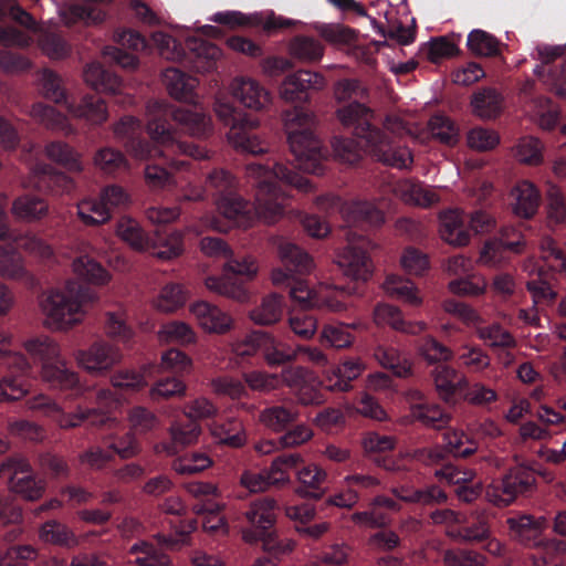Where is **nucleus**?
Here are the masks:
<instances>
[{
	"instance_id": "obj_40",
	"label": "nucleus",
	"mask_w": 566,
	"mask_h": 566,
	"mask_svg": "<svg viewBox=\"0 0 566 566\" xmlns=\"http://www.w3.org/2000/svg\"><path fill=\"white\" fill-rule=\"evenodd\" d=\"M104 331L107 337L129 345L135 332L127 323V313L123 307L107 311L104 315Z\"/></svg>"
},
{
	"instance_id": "obj_3",
	"label": "nucleus",
	"mask_w": 566,
	"mask_h": 566,
	"mask_svg": "<svg viewBox=\"0 0 566 566\" xmlns=\"http://www.w3.org/2000/svg\"><path fill=\"white\" fill-rule=\"evenodd\" d=\"M412 134L411 128L398 116H388L384 128L366 136L367 151L377 161L397 169L411 167L413 157L407 147L396 146L397 139Z\"/></svg>"
},
{
	"instance_id": "obj_5",
	"label": "nucleus",
	"mask_w": 566,
	"mask_h": 566,
	"mask_svg": "<svg viewBox=\"0 0 566 566\" xmlns=\"http://www.w3.org/2000/svg\"><path fill=\"white\" fill-rule=\"evenodd\" d=\"M375 248L376 245L367 238L349 232L347 244L337 252L335 263L347 279L367 282L374 273L369 251Z\"/></svg>"
},
{
	"instance_id": "obj_44",
	"label": "nucleus",
	"mask_w": 566,
	"mask_h": 566,
	"mask_svg": "<svg viewBox=\"0 0 566 566\" xmlns=\"http://www.w3.org/2000/svg\"><path fill=\"white\" fill-rule=\"evenodd\" d=\"M36 88L39 93L48 98L53 101L55 104L63 106L64 108L70 102L71 97L66 94L64 88L62 87L61 77L50 70H43L38 74L35 81Z\"/></svg>"
},
{
	"instance_id": "obj_53",
	"label": "nucleus",
	"mask_w": 566,
	"mask_h": 566,
	"mask_svg": "<svg viewBox=\"0 0 566 566\" xmlns=\"http://www.w3.org/2000/svg\"><path fill=\"white\" fill-rule=\"evenodd\" d=\"M298 418V412L285 406H271L259 415V421L273 432L283 431L290 423Z\"/></svg>"
},
{
	"instance_id": "obj_27",
	"label": "nucleus",
	"mask_w": 566,
	"mask_h": 566,
	"mask_svg": "<svg viewBox=\"0 0 566 566\" xmlns=\"http://www.w3.org/2000/svg\"><path fill=\"white\" fill-rule=\"evenodd\" d=\"M525 114L543 130H553L559 118L558 108L545 96L531 98L525 103Z\"/></svg>"
},
{
	"instance_id": "obj_15",
	"label": "nucleus",
	"mask_w": 566,
	"mask_h": 566,
	"mask_svg": "<svg viewBox=\"0 0 566 566\" xmlns=\"http://www.w3.org/2000/svg\"><path fill=\"white\" fill-rule=\"evenodd\" d=\"M391 191L402 202L410 206L428 208L440 201V196L433 187L410 179L397 181Z\"/></svg>"
},
{
	"instance_id": "obj_16",
	"label": "nucleus",
	"mask_w": 566,
	"mask_h": 566,
	"mask_svg": "<svg viewBox=\"0 0 566 566\" xmlns=\"http://www.w3.org/2000/svg\"><path fill=\"white\" fill-rule=\"evenodd\" d=\"M40 377L51 388L83 392L78 374L67 367L63 356L56 359V361L43 365L40 368Z\"/></svg>"
},
{
	"instance_id": "obj_34",
	"label": "nucleus",
	"mask_w": 566,
	"mask_h": 566,
	"mask_svg": "<svg viewBox=\"0 0 566 566\" xmlns=\"http://www.w3.org/2000/svg\"><path fill=\"white\" fill-rule=\"evenodd\" d=\"M506 235V231L503 232V237ZM524 247L521 240H506L499 238L486 241L480 251L478 263L485 266H496L505 261V251L520 252Z\"/></svg>"
},
{
	"instance_id": "obj_62",
	"label": "nucleus",
	"mask_w": 566,
	"mask_h": 566,
	"mask_svg": "<svg viewBox=\"0 0 566 566\" xmlns=\"http://www.w3.org/2000/svg\"><path fill=\"white\" fill-rule=\"evenodd\" d=\"M45 156L70 170L81 171L80 155L64 142H51L44 148Z\"/></svg>"
},
{
	"instance_id": "obj_28",
	"label": "nucleus",
	"mask_w": 566,
	"mask_h": 566,
	"mask_svg": "<svg viewBox=\"0 0 566 566\" xmlns=\"http://www.w3.org/2000/svg\"><path fill=\"white\" fill-rule=\"evenodd\" d=\"M218 212L228 221L241 227H250L253 218L249 216L248 202L238 195H220L214 200Z\"/></svg>"
},
{
	"instance_id": "obj_30",
	"label": "nucleus",
	"mask_w": 566,
	"mask_h": 566,
	"mask_svg": "<svg viewBox=\"0 0 566 566\" xmlns=\"http://www.w3.org/2000/svg\"><path fill=\"white\" fill-rule=\"evenodd\" d=\"M385 292L410 306L419 307L423 303V296L418 286L409 279L401 275H388L382 284Z\"/></svg>"
},
{
	"instance_id": "obj_7",
	"label": "nucleus",
	"mask_w": 566,
	"mask_h": 566,
	"mask_svg": "<svg viewBox=\"0 0 566 566\" xmlns=\"http://www.w3.org/2000/svg\"><path fill=\"white\" fill-rule=\"evenodd\" d=\"M73 357L84 371L93 376H103L122 363L123 353L118 346L98 339L86 348L75 350Z\"/></svg>"
},
{
	"instance_id": "obj_39",
	"label": "nucleus",
	"mask_w": 566,
	"mask_h": 566,
	"mask_svg": "<svg viewBox=\"0 0 566 566\" xmlns=\"http://www.w3.org/2000/svg\"><path fill=\"white\" fill-rule=\"evenodd\" d=\"M261 353L264 361L270 367H277L292 363L297 358V349L275 339L268 333H264L263 335Z\"/></svg>"
},
{
	"instance_id": "obj_32",
	"label": "nucleus",
	"mask_w": 566,
	"mask_h": 566,
	"mask_svg": "<svg viewBox=\"0 0 566 566\" xmlns=\"http://www.w3.org/2000/svg\"><path fill=\"white\" fill-rule=\"evenodd\" d=\"M27 354L35 361L45 364L56 361L62 356L60 344L49 335H38L23 342Z\"/></svg>"
},
{
	"instance_id": "obj_41",
	"label": "nucleus",
	"mask_w": 566,
	"mask_h": 566,
	"mask_svg": "<svg viewBox=\"0 0 566 566\" xmlns=\"http://www.w3.org/2000/svg\"><path fill=\"white\" fill-rule=\"evenodd\" d=\"M432 377L436 390L446 401L454 396L458 388L468 386V379L464 376H459L458 371L450 366H438L432 371Z\"/></svg>"
},
{
	"instance_id": "obj_22",
	"label": "nucleus",
	"mask_w": 566,
	"mask_h": 566,
	"mask_svg": "<svg viewBox=\"0 0 566 566\" xmlns=\"http://www.w3.org/2000/svg\"><path fill=\"white\" fill-rule=\"evenodd\" d=\"M374 322L376 325H389L396 331L417 335L427 329V323L423 321L406 322L401 311L389 304H378L374 310Z\"/></svg>"
},
{
	"instance_id": "obj_10",
	"label": "nucleus",
	"mask_w": 566,
	"mask_h": 566,
	"mask_svg": "<svg viewBox=\"0 0 566 566\" xmlns=\"http://www.w3.org/2000/svg\"><path fill=\"white\" fill-rule=\"evenodd\" d=\"M229 92L242 107L255 113L268 111L273 102L272 93L251 76L240 75L232 78Z\"/></svg>"
},
{
	"instance_id": "obj_51",
	"label": "nucleus",
	"mask_w": 566,
	"mask_h": 566,
	"mask_svg": "<svg viewBox=\"0 0 566 566\" xmlns=\"http://www.w3.org/2000/svg\"><path fill=\"white\" fill-rule=\"evenodd\" d=\"M471 105L480 118H495L502 109V96L495 90L485 88L472 96Z\"/></svg>"
},
{
	"instance_id": "obj_12",
	"label": "nucleus",
	"mask_w": 566,
	"mask_h": 566,
	"mask_svg": "<svg viewBox=\"0 0 566 566\" xmlns=\"http://www.w3.org/2000/svg\"><path fill=\"white\" fill-rule=\"evenodd\" d=\"M170 117L190 137L206 139L213 134L212 118L201 106L174 107Z\"/></svg>"
},
{
	"instance_id": "obj_38",
	"label": "nucleus",
	"mask_w": 566,
	"mask_h": 566,
	"mask_svg": "<svg viewBox=\"0 0 566 566\" xmlns=\"http://www.w3.org/2000/svg\"><path fill=\"white\" fill-rule=\"evenodd\" d=\"M116 234L135 251L149 252L151 249V238L144 232L138 221L129 217L118 220Z\"/></svg>"
},
{
	"instance_id": "obj_59",
	"label": "nucleus",
	"mask_w": 566,
	"mask_h": 566,
	"mask_svg": "<svg viewBox=\"0 0 566 566\" xmlns=\"http://www.w3.org/2000/svg\"><path fill=\"white\" fill-rule=\"evenodd\" d=\"M250 318L258 325H271L280 321L282 316V301L276 294H270L262 298L259 306L253 308Z\"/></svg>"
},
{
	"instance_id": "obj_46",
	"label": "nucleus",
	"mask_w": 566,
	"mask_h": 566,
	"mask_svg": "<svg viewBox=\"0 0 566 566\" xmlns=\"http://www.w3.org/2000/svg\"><path fill=\"white\" fill-rule=\"evenodd\" d=\"M192 66L199 73H208L217 67L222 57V51L214 44L206 41H193L191 45Z\"/></svg>"
},
{
	"instance_id": "obj_8",
	"label": "nucleus",
	"mask_w": 566,
	"mask_h": 566,
	"mask_svg": "<svg viewBox=\"0 0 566 566\" xmlns=\"http://www.w3.org/2000/svg\"><path fill=\"white\" fill-rule=\"evenodd\" d=\"M9 475L8 488L24 500L36 501L42 497L45 483L31 474L30 464L23 458H10L0 465V475Z\"/></svg>"
},
{
	"instance_id": "obj_31",
	"label": "nucleus",
	"mask_w": 566,
	"mask_h": 566,
	"mask_svg": "<svg viewBox=\"0 0 566 566\" xmlns=\"http://www.w3.org/2000/svg\"><path fill=\"white\" fill-rule=\"evenodd\" d=\"M0 276L33 284L34 275L25 268L23 258L13 248L0 247Z\"/></svg>"
},
{
	"instance_id": "obj_43",
	"label": "nucleus",
	"mask_w": 566,
	"mask_h": 566,
	"mask_svg": "<svg viewBox=\"0 0 566 566\" xmlns=\"http://www.w3.org/2000/svg\"><path fill=\"white\" fill-rule=\"evenodd\" d=\"M11 211L21 221L34 222L48 216L49 206L39 197L25 195L13 201Z\"/></svg>"
},
{
	"instance_id": "obj_20",
	"label": "nucleus",
	"mask_w": 566,
	"mask_h": 566,
	"mask_svg": "<svg viewBox=\"0 0 566 566\" xmlns=\"http://www.w3.org/2000/svg\"><path fill=\"white\" fill-rule=\"evenodd\" d=\"M512 538L527 545H535L539 535L547 526V520L542 516L534 518L532 515L517 514L506 520Z\"/></svg>"
},
{
	"instance_id": "obj_60",
	"label": "nucleus",
	"mask_w": 566,
	"mask_h": 566,
	"mask_svg": "<svg viewBox=\"0 0 566 566\" xmlns=\"http://www.w3.org/2000/svg\"><path fill=\"white\" fill-rule=\"evenodd\" d=\"M318 340L323 346L339 350L349 348L354 344L355 337L343 323L325 324L321 328Z\"/></svg>"
},
{
	"instance_id": "obj_11",
	"label": "nucleus",
	"mask_w": 566,
	"mask_h": 566,
	"mask_svg": "<svg viewBox=\"0 0 566 566\" xmlns=\"http://www.w3.org/2000/svg\"><path fill=\"white\" fill-rule=\"evenodd\" d=\"M170 111L163 101H150L146 105V133L158 147L166 149H171L177 140L176 129L167 122Z\"/></svg>"
},
{
	"instance_id": "obj_61",
	"label": "nucleus",
	"mask_w": 566,
	"mask_h": 566,
	"mask_svg": "<svg viewBox=\"0 0 566 566\" xmlns=\"http://www.w3.org/2000/svg\"><path fill=\"white\" fill-rule=\"evenodd\" d=\"M93 163L97 169L108 175L129 169V163L125 155L113 147L98 149L94 155Z\"/></svg>"
},
{
	"instance_id": "obj_36",
	"label": "nucleus",
	"mask_w": 566,
	"mask_h": 566,
	"mask_svg": "<svg viewBox=\"0 0 566 566\" xmlns=\"http://www.w3.org/2000/svg\"><path fill=\"white\" fill-rule=\"evenodd\" d=\"M163 80L169 95L177 101L184 102L191 99L198 85L197 78L188 76L175 67L165 70Z\"/></svg>"
},
{
	"instance_id": "obj_23",
	"label": "nucleus",
	"mask_w": 566,
	"mask_h": 566,
	"mask_svg": "<svg viewBox=\"0 0 566 566\" xmlns=\"http://www.w3.org/2000/svg\"><path fill=\"white\" fill-rule=\"evenodd\" d=\"M365 369V365L359 358H348L331 370L324 373L327 388L332 391H347L350 389V382L358 378Z\"/></svg>"
},
{
	"instance_id": "obj_52",
	"label": "nucleus",
	"mask_w": 566,
	"mask_h": 566,
	"mask_svg": "<svg viewBox=\"0 0 566 566\" xmlns=\"http://www.w3.org/2000/svg\"><path fill=\"white\" fill-rule=\"evenodd\" d=\"M277 254L285 265H292L297 273H308L314 269L312 258L295 244L280 240Z\"/></svg>"
},
{
	"instance_id": "obj_2",
	"label": "nucleus",
	"mask_w": 566,
	"mask_h": 566,
	"mask_svg": "<svg viewBox=\"0 0 566 566\" xmlns=\"http://www.w3.org/2000/svg\"><path fill=\"white\" fill-rule=\"evenodd\" d=\"M97 300L96 293L69 279L39 295L41 323L51 332L67 333L85 321L88 307Z\"/></svg>"
},
{
	"instance_id": "obj_9",
	"label": "nucleus",
	"mask_w": 566,
	"mask_h": 566,
	"mask_svg": "<svg viewBox=\"0 0 566 566\" xmlns=\"http://www.w3.org/2000/svg\"><path fill=\"white\" fill-rule=\"evenodd\" d=\"M535 483L532 471L517 468L507 473L501 481L492 482L485 491L486 500L497 506L511 504L518 494L530 490Z\"/></svg>"
},
{
	"instance_id": "obj_54",
	"label": "nucleus",
	"mask_w": 566,
	"mask_h": 566,
	"mask_svg": "<svg viewBox=\"0 0 566 566\" xmlns=\"http://www.w3.org/2000/svg\"><path fill=\"white\" fill-rule=\"evenodd\" d=\"M129 430L135 434L145 436L160 428V419L155 412L143 406H135L127 411Z\"/></svg>"
},
{
	"instance_id": "obj_25",
	"label": "nucleus",
	"mask_w": 566,
	"mask_h": 566,
	"mask_svg": "<svg viewBox=\"0 0 566 566\" xmlns=\"http://www.w3.org/2000/svg\"><path fill=\"white\" fill-rule=\"evenodd\" d=\"M337 118L346 127H353L355 135L366 142V136L373 130L380 128L371 127L373 116L369 108L360 103H350L337 109Z\"/></svg>"
},
{
	"instance_id": "obj_37",
	"label": "nucleus",
	"mask_w": 566,
	"mask_h": 566,
	"mask_svg": "<svg viewBox=\"0 0 566 566\" xmlns=\"http://www.w3.org/2000/svg\"><path fill=\"white\" fill-rule=\"evenodd\" d=\"M327 479L324 469L315 463L307 464L296 472V480L301 488L296 491L301 496L319 499L324 493L322 486Z\"/></svg>"
},
{
	"instance_id": "obj_47",
	"label": "nucleus",
	"mask_w": 566,
	"mask_h": 566,
	"mask_svg": "<svg viewBox=\"0 0 566 566\" xmlns=\"http://www.w3.org/2000/svg\"><path fill=\"white\" fill-rule=\"evenodd\" d=\"M226 509L224 503L211 502L205 504H196L192 510L196 514L208 513L206 516L202 527L203 530L212 535H227L229 533V525L227 520L219 515V512Z\"/></svg>"
},
{
	"instance_id": "obj_4",
	"label": "nucleus",
	"mask_w": 566,
	"mask_h": 566,
	"mask_svg": "<svg viewBox=\"0 0 566 566\" xmlns=\"http://www.w3.org/2000/svg\"><path fill=\"white\" fill-rule=\"evenodd\" d=\"M539 251V261L530 258L523 264L525 272L536 276V279L530 280L526 284L527 290L533 296L534 304L549 302L556 296L548 282L543 279L546 272H563L566 270V258L552 238L546 237L542 239Z\"/></svg>"
},
{
	"instance_id": "obj_24",
	"label": "nucleus",
	"mask_w": 566,
	"mask_h": 566,
	"mask_svg": "<svg viewBox=\"0 0 566 566\" xmlns=\"http://www.w3.org/2000/svg\"><path fill=\"white\" fill-rule=\"evenodd\" d=\"M282 118L289 145L298 150L303 135L313 133L315 116L302 108H293L284 112Z\"/></svg>"
},
{
	"instance_id": "obj_64",
	"label": "nucleus",
	"mask_w": 566,
	"mask_h": 566,
	"mask_svg": "<svg viewBox=\"0 0 566 566\" xmlns=\"http://www.w3.org/2000/svg\"><path fill=\"white\" fill-rule=\"evenodd\" d=\"M447 566H486L488 558L480 552L468 548H450L442 554Z\"/></svg>"
},
{
	"instance_id": "obj_63",
	"label": "nucleus",
	"mask_w": 566,
	"mask_h": 566,
	"mask_svg": "<svg viewBox=\"0 0 566 566\" xmlns=\"http://www.w3.org/2000/svg\"><path fill=\"white\" fill-rule=\"evenodd\" d=\"M458 358L463 367L473 373H483L491 366L489 354L479 345L463 344L459 347Z\"/></svg>"
},
{
	"instance_id": "obj_33",
	"label": "nucleus",
	"mask_w": 566,
	"mask_h": 566,
	"mask_svg": "<svg viewBox=\"0 0 566 566\" xmlns=\"http://www.w3.org/2000/svg\"><path fill=\"white\" fill-rule=\"evenodd\" d=\"M156 337L159 344H178L188 346L197 342V333L193 327L178 319L168 321L161 324L156 332Z\"/></svg>"
},
{
	"instance_id": "obj_18",
	"label": "nucleus",
	"mask_w": 566,
	"mask_h": 566,
	"mask_svg": "<svg viewBox=\"0 0 566 566\" xmlns=\"http://www.w3.org/2000/svg\"><path fill=\"white\" fill-rule=\"evenodd\" d=\"M465 220L467 216L458 209L441 212L439 214L440 238L451 247H467L471 241V237L464 228Z\"/></svg>"
},
{
	"instance_id": "obj_29",
	"label": "nucleus",
	"mask_w": 566,
	"mask_h": 566,
	"mask_svg": "<svg viewBox=\"0 0 566 566\" xmlns=\"http://www.w3.org/2000/svg\"><path fill=\"white\" fill-rule=\"evenodd\" d=\"M340 213L347 222L365 221L371 226H380L385 222L384 212L376 201L356 200L345 202L340 207Z\"/></svg>"
},
{
	"instance_id": "obj_6",
	"label": "nucleus",
	"mask_w": 566,
	"mask_h": 566,
	"mask_svg": "<svg viewBox=\"0 0 566 566\" xmlns=\"http://www.w3.org/2000/svg\"><path fill=\"white\" fill-rule=\"evenodd\" d=\"M277 502L274 497L263 496L250 502L244 518L251 527L241 531L242 539L248 544L265 542L277 518Z\"/></svg>"
},
{
	"instance_id": "obj_55",
	"label": "nucleus",
	"mask_w": 566,
	"mask_h": 566,
	"mask_svg": "<svg viewBox=\"0 0 566 566\" xmlns=\"http://www.w3.org/2000/svg\"><path fill=\"white\" fill-rule=\"evenodd\" d=\"M543 150L544 144L537 137L523 136L513 147V155L524 165L538 166L544 160Z\"/></svg>"
},
{
	"instance_id": "obj_49",
	"label": "nucleus",
	"mask_w": 566,
	"mask_h": 566,
	"mask_svg": "<svg viewBox=\"0 0 566 566\" xmlns=\"http://www.w3.org/2000/svg\"><path fill=\"white\" fill-rule=\"evenodd\" d=\"M187 301V295L179 284L170 283L165 285L156 296L151 298V306L165 314L176 312L182 307Z\"/></svg>"
},
{
	"instance_id": "obj_45",
	"label": "nucleus",
	"mask_w": 566,
	"mask_h": 566,
	"mask_svg": "<svg viewBox=\"0 0 566 566\" xmlns=\"http://www.w3.org/2000/svg\"><path fill=\"white\" fill-rule=\"evenodd\" d=\"M72 270L75 275L94 285H105L112 277L101 263L88 255L75 258L72 262Z\"/></svg>"
},
{
	"instance_id": "obj_48",
	"label": "nucleus",
	"mask_w": 566,
	"mask_h": 566,
	"mask_svg": "<svg viewBox=\"0 0 566 566\" xmlns=\"http://www.w3.org/2000/svg\"><path fill=\"white\" fill-rule=\"evenodd\" d=\"M289 54L302 63H316L324 55V46L315 39L296 36L287 45Z\"/></svg>"
},
{
	"instance_id": "obj_57",
	"label": "nucleus",
	"mask_w": 566,
	"mask_h": 566,
	"mask_svg": "<svg viewBox=\"0 0 566 566\" xmlns=\"http://www.w3.org/2000/svg\"><path fill=\"white\" fill-rule=\"evenodd\" d=\"M205 286L212 293L238 302H247L249 300V294L244 286L227 276H208L205 280Z\"/></svg>"
},
{
	"instance_id": "obj_21",
	"label": "nucleus",
	"mask_w": 566,
	"mask_h": 566,
	"mask_svg": "<svg viewBox=\"0 0 566 566\" xmlns=\"http://www.w3.org/2000/svg\"><path fill=\"white\" fill-rule=\"evenodd\" d=\"M510 197L512 210L517 217L530 219L537 212L541 196L533 182L518 181L512 188Z\"/></svg>"
},
{
	"instance_id": "obj_58",
	"label": "nucleus",
	"mask_w": 566,
	"mask_h": 566,
	"mask_svg": "<svg viewBox=\"0 0 566 566\" xmlns=\"http://www.w3.org/2000/svg\"><path fill=\"white\" fill-rule=\"evenodd\" d=\"M13 241L22 251L40 262L50 261L54 256L52 247L34 233L27 232L13 238Z\"/></svg>"
},
{
	"instance_id": "obj_17",
	"label": "nucleus",
	"mask_w": 566,
	"mask_h": 566,
	"mask_svg": "<svg viewBox=\"0 0 566 566\" xmlns=\"http://www.w3.org/2000/svg\"><path fill=\"white\" fill-rule=\"evenodd\" d=\"M168 432L170 436V442H160L155 444L154 450L156 453L175 455L179 450L197 443L201 433V428L193 421L184 423L176 420L170 424Z\"/></svg>"
},
{
	"instance_id": "obj_14",
	"label": "nucleus",
	"mask_w": 566,
	"mask_h": 566,
	"mask_svg": "<svg viewBox=\"0 0 566 566\" xmlns=\"http://www.w3.org/2000/svg\"><path fill=\"white\" fill-rule=\"evenodd\" d=\"M290 148L302 170L314 175L323 174L327 154L314 133L303 135L298 150L292 145Z\"/></svg>"
},
{
	"instance_id": "obj_42",
	"label": "nucleus",
	"mask_w": 566,
	"mask_h": 566,
	"mask_svg": "<svg viewBox=\"0 0 566 566\" xmlns=\"http://www.w3.org/2000/svg\"><path fill=\"white\" fill-rule=\"evenodd\" d=\"M184 251V232L174 230L164 237L151 238V249L148 253L159 260L168 261L180 256Z\"/></svg>"
},
{
	"instance_id": "obj_35",
	"label": "nucleus",
	"mask_w": 566,
	"mask_h": 566,
	"mask_svg": "<svg viewBox=\"0 0 566 566\" xmlns=\"http://www.w3.org/2000/svg\"><path fill=\"white\" fill-rule=\"evenodd\" d=\"M353 290H346L332 284L319 283L314 308L329 313H342L348 308V304L342 300L343 295H353Z\"/></svg>"
},
{
	"instance_id": "obj_13",
	"label": "nucleus",
	"mask_w": 566,
	"mask_h": 566,
	"mask_svg": "<svg viewBox=\"0 0 566 566\" xmlns=\"http://www.w3.org/2000/svg\"><path fill=\"white\" fill-rule=\"evenodd\" d=\"M189 312L198 326L210 334H226L233 326L230 314L206 301H197L190 304Z\"/></svg>"
},
{
	"instance_id": "obj_19",
	"label": "nucleus",
	"mask_w": 566,
	"mask_h": 566,
	"mask_svg": "<svg viewBox=\"0 0 566 566\" xmlns=\"http://www.w3.org/2000/svg\"><path fill=\"white\" fill-rule=\"evenodd\" d=\"M65 109L72 117L83 119L90 125H102L108 119L106 103L91 95H84L80 101L71 97Z\"/></svg>"
},
{
	"instance_id": "obj_56",
	"label": "nucleus",
	"mask_w": 566,
	"mask_h": 566,
	"mask_svg": "<svg viewBox=\"0 0 566 566\" xmlns=\"http://www.w3.org/2000/svg\"><path fill=\"white\" fill-rule=\"evenodd\" d=\"M536 552L531 556L533 566H559L558 555L566 554V542L539 539L535 543Z\"/></svg>"
},
{
	"instance_id": "obj_1",
	"label": "nucleus",
	"mask_w": 566,
	"mask_h": 566,
	"mask_svg": "<svg viewBox=\"0 0 566 566\" xmlns=\"http://www.w3.org/2000/svg\"><path fill=\"white\" fill-rule=\"evenodd\" d=\"M245 176L255 188V217L265 224L276 223L285 213L287 197L277 187L279 181L303 192H310L313 189L307 178L300 176L280 163L272 166L249 164L245 167Z\"/></svg>"
},
{
	"instance_id": "obj_26",
	"label": "nucleus",
	"mask_w": 566,
	"mask_h": 566,
	"mask_svg": "<svg viewBox=\"0 0 566 566\" xmlns=\"http://www.w3.org/2000/svg\"><path fill=\"white\" fill-rule=\"evenodd\" d=\"M83 80L96 92L107 94L122 93L123 82L112 72L106 71L98 62L88 63L83 70Z\"/></svg>"
},
{
	"instance_id": "obj_50",
	"label": "nucleus",
	"mask_w": 566,
	"mask_h": 566,
	"mask_svg": "<svg viewBox=\"0 0 566 566\" xmlns=\"http://www.w3.org/2000/svg\"><path fill=\"white\" fill-rule=\"evenodd\" d=\"M39 538L49 544L75 547L78 544V538L75 534L64 524L51 520L41 525L39 530Z\"/></svg>"
}]
</instances>
